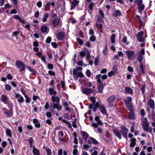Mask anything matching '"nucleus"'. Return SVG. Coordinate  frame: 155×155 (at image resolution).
<instances>
[{
    "label": "nucleus",
    "mask_w": 155,
    "mask_h": 155,
    "mask_svg": "<svg viewBox=\"0 0 155 155\" xmlns=\"http://www.w3.org/2000/svg\"><path fill=\"white\" fill-rule=\"evenodd\" d=\"M127 55V58L128 60H132L135 56L134 52V51H125Z\"/></svg>",
    "instance_id": "6"
},
{
    "label": "nucleus",
    "mask_w": 155,
    "mask_h": 155,
    "mask_svg": "<svg viewBox=\"0 0 155 155\" xmlns=\"http://www.w3.org/2000/svg\"><path fill=\"white\" fill-rule=\"evenodd\" d=\"M41 30L42 33L46 34L48 32L49 28L46 26L43 25L41 26Z\"/></svg>",
    "instance_id": "11"
},
{
    "label": "nucleus",
    "mask_w": 155,
    "mask_h": 155,
    "mask_svg": "<svg viewBox=\"0 0 155 155\" xmlns=\"http://www.w3.org/2000/svg\"><path fill=\"white\" fill-rule=\"evenodd\" d=\"M82 92L83 94L88 95L91 94L92 93V90L91 89L86 88L82 89Z\"/></svg>",
    "instance_id": "12"
},
{
    "label": "nucleus",
    "mask_w": 155,
    "mask_h": 155,
    "mask_svg": "<svg viewBox=\"0 0 155 155\" xmlns=\"http://www.w3.org/2000/svg\"><path fill=\"white\" fill-rule=\"evenodd\" d=\"M127 37L125 36H124V38L122 39V41L124 43H125L126 45H128L129 44V43L127 42Z\"/></svg>",
    "instance_id": "44"
},
{
    "label": "nucleus",
    "mask_w": 155,
    "mask_h": 155,
    "mask_svg": "<svg viewBox=\"0 0 155 155\" xmlns=\"http://www.w3.org/2000/svg\"><path fill=\"white\" fill-rule=\"evenodd\" d=\"M33 153L34 155H40L39 150L35 148L33 149Z\"/></svg>",
    "instance_id": "36"
},
{
    "label": "nucleus",
    "mask_w": 155,
    "mask_h": 155,
    "mask_svg": "<svg viewBox=\"0 0 155 155\" xmlns=\"http://www.w3.org/2000/svg\"><path fill=\"white\" fill-rule=\"evenodd\" d=\"M90 40L92 41H94L96 39V37L92 35L90 38Z\"/></svg>",
    "instance_id": "60"
},
{
    "label": "nucleus",
    "mask_w": 155,
    "mask_h": 155,
    "mask_svg": "<svg viewBox=\"0 0 155 155\" xmlns=\"http://www.w3.org/2000/svg\"><path fill=\"white\" fill-rule=\"evenodd\" d=\"M73 75H77L78 77L80 78L84 77V75L82 72H79L75 69L73 70Z\"/></svg>",
    "instance_id": "10"
},
{
    "label": "nucleus",
    "mask_w": 155,
    "mask_h": 155,
    "mask_svg": "<svg viewBox=\"0 0 155 155\" xmlns=\"http://www.w3.org/2000/svg\"><path fill=\"white\" fill-rule=\"evenodd\" d=\"M64 37V34L63 32H60L57 35V37L59 40H61L63 39Z\"/></svg>",
    "instance_id": "18"
},
{
    "label": "nucleus",
    "mask_w": 155,
    "mask_h": 155,
    "mask_svg": "<svg viewBox=\"0 0 155 155\" xmlns=\"http://www.w3.org/2000/svg\"><path fill=\"white\" fill-rule=\"evenodd\" d=\"M104 18V17H102V16H101L100 15H98L97 17V21L101 23L104 22L103 18Z\"/></svg>",
    "instance_id": "31"
},
{
    "label": "nucleus",
    "mask_w": 155,
    "mask_h": 155,
    "mask_svg": "<svg viewBox=\"0 0 155 155\" xmlns=\"http://www.w3.org/2000/svg\"><path fill=\"white\" fill-rule=\"evenodd\" d=\"M1 101L5 104H6L8 103V97L6 95L2 94L1 97Z\"/></svg>",
    "instance_id": "19"
},
{
    "label": "nucleus",
    "mask_w": 155,
    "mask_h": 155,
    "mask_svg": "<svg viewBox=\"0 0 155 155\" xmlns=\"http://www.w3.org/2000/svg\"><path fill=\"white\" fill-rule=\"evenodd\" d=\"M87 76L88 77H90L91 76V72L90 71L87 69L86 71Z\"/></svg>",
    "instance_id": "54"
},
{
    "label": "nucleus",
    "mask_w": 155,
    "mask_h": 155,
    "mask_svg": "<svg viewBox=\"0 0 155 155\" xmlns=\"http://www.w3.org/2000/svg\"><path fill=\"white\" fill-rule=\"evenodd\" d=\"M48 68L49 69L51 70L53 68V64H48Z\"/></svg>",
    "instance_id": "59"
},
{
    "label": "nucleus",
    "mask_w": 155,
    "mask_h": 155,
    "mask_svg": "<svg viewBox=\"0 0 155 155\" xmlns=\"http://www.w3.org/2000/svg\"><path fill=\"white\" fill-rule=\"evenodd\" d=\"M142 127L144 130L145 131L150 133L152 131L151 127L149 126V124L148 121H143V122Z\"/></svg>",
    "instance_id": "3"
},
{
    "label": "nucleus",
    "mask_w": 155,
    "mask_h": 155,
    "mask_svg": "<svg viewBox=\"0 0 155 155\" xmlns=\"http://www.w3.org/2000/svg\"><path fill=\"white\" fill-rule=\"evenodd\" d=\"M25 97L26 99L25 101L26 103H28L29 102L31 101L29 97L27 95H25Z\"/></svg>",
    "instance_id": "53"
},
{
    "label": "nucleus",
    "mask_w": 155,
    "mask_h": 155,
    "mask_svg": "<svg viewBox=\"0 0 155 155\" xmlns=\"http://www.w3.org/2000/svg\"><path fill=\"white\" fill-rule=\"evenodd\" d=\"M132 100V98L129 96L127 97L126 99H124V100L125 104L131 103Z\"/></svg>",
    "instance_id": "29"
},
{
    "label": "nucleus",
    "mask_w": 155,
    "mask_h": 155,
    "mask_svg": "<svg viewBox=\"0 0 155 155\" xmlns=\"http://www.w3.org/2000/svg\"><path fill=\"white\" fill-rule=\"evenodd\" d=\"M143 33L142 31H140L138 32L137 35V37H142L143 35Z\"/></svg>",
    "instance_id": "58"
},
{
    "label": "nucleus",
    "mask_w": 155,
    "mask_h": 155,
    "mask_svg": "<svg viewBox=\"0 0 155 155\" xmlns=\"http://www.w3.org/2000/svg\"><path fill=\"white\" fill-rule=\"evenodd\" d=\"M89 107L90 109H93V111L95 112L97 110V108L96 107L94 106L92 104H90L89 105Z\"/></svg>",
    "instance_id": "39"
},
{
    "label": "nucleus",
    "mask_w": 155,
    "mask_h": 155,
    "mask_svg": "<svg viewBox=\"0 0 155 155\" xmlns=\"http://www.w3.org/2000/svg\"><path fill=\"white\" fill-rule=\"evenodd\" d=\"M90 100L91 101L92 104H95L96 102V99L95 97H91L90 98Z\"/></svg>",
    "instance_id": "48"
},
{
    "label": "nucleus",
    "mask_w": 155,
    "mask_h": 155,
    "mask_svg": "<svg viewBox=\"0 0 155 155\" xmlns=\"http://www.w3.org/2000/svg\"><path fill=\"white\" fill-rule=\"evenodd\" d=\"M63 153L62 150L61 149L59 150L58 152V155H62Z\"/></svg>",
    "instance_id": "64"
},
{
    "label": "nucleus",
    "mask_w": 155,
    "mask_h": 155,
    "mask_svg": "<svg viewBox=\"0 0 155 155\" xmlns=\"http://www.w3.org/2000/svg\"><path fill=\"white\" fill-rule=\"evenodd\" d=\"M127 70L129 72H133L134 71L133 68L130 66H128L127 67Z\"/></svg>",
    "instance_id": "62"
},
{
    "label": "nucleus",
    "mask_w": 155,
    "mask_h": 155,
    "mask_svg": "<svg viewBox=\"0 0 155 155\" xmlns=\"http://www.w3.org/2000/svg\"><path fill=\"white\" fill-rule=\"evenodd\" d=\"M128 117L130 119H134L135 118V117L133 112L130 111V112L128 114Z\"/></svg>",
    "instance_id": "30"
},
{
    "label": "nucleus",
    "mask_w": 155,
    "mask_h": 155,
    "mask_svg": "<svg viewBox=\"0 0 155 155\" xmlns=\"http://www.w3.org/2000/svg\"><path fill=\"white\" fill-rule=\"evenodd\" d=\"M87 142L89 144L93 143L94 144H97L98 143V142L96 139L92 137H90V139Z\"/></svg>",
    "instance_id": "20"
},
{
    "label": "nucleus",
    "mask_w": 155,
    "mask_h": 155,
    "mask_svg": "<svg viewBox=\"0 0 155 155\" xmlns=\"http://www.w3.org/2000/svg\"><path fill=\"white\" fill-rule=\"evenodd\" d=\"M27 68L29 71L31 72V74L34 75H36V71L35 69L31 68L30 66H27Z\"/></svg>",
    "instance_id": "28"
},
{
    "label": "nucleus",
    "mask_w": 155,
    "mask_h": 155,
    "mask_svg": "<svg viewBox=\"0 0 155 155\" xmlns=\"http://www.w3.org/2000/svg\"><path fill=\"white\" fill-rule=\"evenodd\" d=\"M101 75L100 74H99L96 76V78L97 79V83L102 82L101 80Z\"/></svg>",
    "instance_id": "37"
},
{
    "label": "nucleus",
    "mask_w": 155,
    "mask_h": 155,
    "mask_svg": "<svg viewBox=\"0 0 155 155\" xmlns=\"http://www.w3.org/2000/svg\"><path fill=\"white\" fill-rule=\"evenodd\" d=\"M46 57L45 55L41 56V58L42 61H43L45 64H46L47 63V61L46 60Z\"/></svg>",
    "instance_id": "40"
},
{
    "label": "nucleus",
    "mask_w": 155,
    "mask_h": 155,
    "mask_svg": "<svg viewBox=\"0 0 155 155\" xmlns=\"http://www.w3.org/2000/svg\"><path fill=\"white\" fill-rule=\"evenodd\" d=\"M6 133L7 135L9 137H12V133L10 129H7L6 130Z\"/></svg>",
    "instance_id": "38"
},
{
    "label": "nucleus",
    "mask_w": 155,
    "mask_h": 155,
    "mask_svg": "<svg viewBox=\"0 0 155 155\" xmlns=\"http://www.w3.org/2000/svg\"><path fill=\"white\" fill-rule=\"evenodd\" d=\"M5 89L7 91H10L11 88V86L8 84H6L5 85Z\"/></svg>",
    "instance_id": "45"
},
{
    "label": "nucleus",
    "mask_w": 155,
    "mask_h": 155,
    "mask_svg": "<svg viewBox=\"0 0 155 155\" xmlns=\"http://www.w3.org/2000/svg\"><path fill=\"white\" fill-rule=\"evenodd\" d=\"M115 97L114 95H111L108 97L107 101L108 103L112 102L115 99Z\"/></svg>",
    "instance_id": "26"
},
{
    "label": "nucleus",
    "mask_w": 155,
    "mask_h": 155,
    "mask_svg": "<svg viewBox=\"0 0 155 155\" xmlns=\"http://www.w3.org/2000/svg\"><path fill=\"white\" fill-rule=\"evenodd\" d=\"M76 39L77 41L80 45L83 44V41L82 40L78 38H77Z\"/></svg>",
    "instance_id": "57"
},
{
    "label": "nucleus",
    "mask_w": 155,
    "mask_h": 155,
    "mask_svg": "<svg viewBox=\"0 0 155 155\" xmlns=\"http://www.w3.org/2000/svg\"><path fill=\"white\" fill-rule=\"evenodd\" d=\"M97 88L100 93L102 92L103 90L104 86L102 82L97 83Z\"/></svg>",
    "instance_id": "14"
},
{
    "label": "nucleus",
    "mask_w": 155,
    "mask_h": 155,
    "mask_svg": "<svg viewBox=\"0 0 155 155\" xmlns=\"http://www.w3.org/2000/svg\"><path fill=\"white\" fill-rule=\"evenodd\" d=\"M115 38L116 35L114 34H112L110 38L111 42L113 44L115 43Z\"/></svg>",
    "instance_id": "33"
},
{
    "label": "nucleus",
    "mask_w": 155,
    "mask_h": 155,
    "mask_svg": "<svg viewBox=\"0 0 155 155\" xmlns=\"http://www.w3.org/2000/svg\"><path fill=\"white\" fill-rule=\"evenodd\" d=\"M125 105L127 109L131 112H133L134 110L133 105L132 102L125 104Z\"/></svg>",
    "instance_id": "13"
},
{
    "label": "nucleus",
    "mask_w": 155,
    "mask_h": 155,
    "mask_svg": "<svg viewBox=\"0 0 155 155\" xmlns=\"http://www.w3.org/2000/svg\"><path fill=\"white\" fill-rule=\"evenodd\" d=\"M51 41V37H48L46 39V42L47 44H49Z\"/></svg>",
    "instance_id": "49"
},
{
    "label": "nucleus",
    "mask_w": 155,
    "mask_h": 155,
    "mask_svg": "<svg viewBox=\"0 0 155 155\" xmlns=\"http://www.w3.org/2000/svg\"><path fill=\"white\" fill-rule=\"evenodd\" d=\"M50 4V2H48L45 5V11L48 10L49 9V7H48V6Z\"/></svg>",
    "instance_id": "41"
},
{
    "label": "nucleus",
    "mask_w": 155,
    "mask_h": 155,
    "mask_svg": "<svg viewBox=\"0 0 155 155\" xmlns=\"http://www.w3.org/2000/svg\"><path fill=\"white\" fill-rule=\"evenodd\" d=\"M131 143H130V146L131 147L134 146L136 144V140L135 138H133L130 140Z\"/></svg>",
    "instance_id": "35"
},
{
    "label": "nucleus",
    "mask_w": 155,
    "mask_h": 155,
    "mask_svg": "<svg viewBox=\"0 0 155 155\" xmlns=\"http://www.w3.org/2000/svg\"><path fill=\"white\" fill-rule=\"evenodd\" d=\"M15 65L19 71L21 72L23 71L25 68L24 64L20 60H17L15 62Z\"/></svg>",
    "instance_id": "2"
},
{
    "label": "nucleus",
    "mask_w": 155,
    "mask_h": 155,
    "mask_svg": "<svg viewBox=\"0 0 155 155\" xmlns=\"http://www.w3.org/2000/svg\"><path fill=\"white\" fill-rule=\"evenodd\" d=\"M144 5L143 4H141L138 6V8L140 11L143 10L144 9Z\"/></svg>",
    "instance_id": "50"
},
{
    "label": "nucleus",
    "mask_w": 155,
    "mask_h": 155,
    "mask_svg": "<svg viewBox=\"0 0 155 155\" xmlns=\"http://www.w3.org/2000/svg\"><path fill=\"white\" fill-rule=\"evenodd\" d=\"M99 13L100 15H100L101 16H102V17H104V13L102 10L101 9H99Z\"/></svg>",
    "instance_id": "46"
},
{
    "label": "nucleus",
    "mask_w": 155,
    "mask_h": 155,
    "mask_svg": "<svg viewBox=\"0 0 155 155\" xmlns=\"http://www.w3.org/2000/svg\"><path fill=\"white\" fill-rule=\"evenodd\" d=\"M99 108L102 114L105 115L106 117L108 116V115L107 114V110L104 105H100L99 107Z\"/></svg>",
    "instance_id": "8"
},
{
    "label": "nucleus",
    "mask_w": 155,
    "mask_h": 155,
    "mask_svg": "<svg viewBox=\"0 0 155 155\" xmlns=\"http://www.w3.org/2000/svg\"><path fill=\"white\" fill-rule=\"evenodd\" d=\"M87 53V57H88L89 52L86 49L84 50L83 51H81L80 52V55L81 57H84L85 56Z\"/></svg>",
    "instance_id": "22"
},
{
    "label": "nucleus",
    "mask_w": 155,
    "mask_h": 155,
    "mask_svg": "<svg viewBox=\"0 0 155 155\" xmlns=\"http://www.w3.org/2000/svg\"><path fill=\"white\" fill-rule=\"evenodd\" d=\"M148 104L152 108L154 109V101L153 100L151 99L148 102Z\"/></svg>",
    "instance_id": "27"
},
{
    "label": "nucleus",
    "mask_w": 155,
    "mask_h": 155,
    "mask_svg": "<svg viewBox=\"0 0 155 155\" xmlns=\"http://www.w3.org/2000/svg\"><path fill=\"white\" fill-rule=\"evenodd\" d=\"M58 135L59 137H62L64 136V134L62 131H59L58 132Z\"/></svg>",
    "instance_id": "61"
},
{
    "label": "nucleus",
    "mask_w": 155,
    "mask_h": 155,
    "mask_svg": "<svg viewBox=\"0 0 155 155\" xmlns=\"http://www.w3.org/2000/svg\"><path fill=\"white\" fill-rule=\"evenodd\" d=\"M47 155L51 154V152L50 148L46 149Z\"/></svg>",
    "instance_id": "56"
},
{
    "label": "nucleus",
    "mask_w": 155,
    "mask_h": 155,
    "mask_svg": "<svg viewBox=\"0 0 155 155\" xmlns=\"http://www.w3.org/2000/svg\"><path fill=\"white\" fill-rule=\"evenodd\" d=\"M81 135L82 136L83 139L85 141H86L88 136V134L84 131H83L81 132Z\"/></svg>",
    "instance_id": "25"
},
{
    "label": "nucleus",
    "mask_w": 155,
    "mask_h": 155,
    "mask_svg": "<svg viewBox=\"0 0 155 155\" xmlns=\"http://www.w3.org/2000/svg\"><path fill=\"white\" fill-rule=\"evenodd\" d=\"M2 110L3 114L7 117H10L12 115L13 112L11 109L9 110L6 108H4L2 109Z\"/></svg>",
    "instance_id": "4"
},
{
    "label": "nucleus",
    "mask_w": 155,
    "mask_h": 155,
    "mask_svg": "<svg viewBox=\"0 0 155 155\" xmlns=\"http://www.w3.org/2000/svg\"><path fill=\"white\" fill-rule=\"evenodd\" d=\"M79 3V1L77 0H73L72 2V5L73 8H74L76 6L78 5Z\"/></svg>",
    "instance_id": "32"
},
{
    "label": "nucleus",
    "mask_w": 155,
    "mask_h": 155,
    "mask_svg": "<svg viewBox=\"0 0 155 155\" xmlns=\"http://www.w3.org/2000/svg\"><path fill=\"white\" fill-rule=\"evenodd\" d=\"M49 16V15L48 13H45L41 20L43 22H46L47 21L48 18Z\"/></svg>",
    "instance_id": "16"
},
{
    "label": "nucleus",
    "mask_w": 155,
    "mask_h": 155,
    "mask_svg": "<svg viewBox=\"0 0 155 155\" xmlns=\"http://www.w3.org/2000/svg\"><path fill=\"white\" fill-rule=\"evenodd\" d=\"M30 145H32L33 142V139L31 137H29V139L27 140Z\"/></svg>",
    "instance_id": "52"
},
{
    "label": "nucleus",
    "mask_w": 155,
    "mask_h": 155,
    "mask_svg": "<svg viewBox=\"0 0 155 155\" xmlns=\"http://www.w3.org/2000/svg\"><path fill=\"white\" fill-rule=\"evenodd\" d=\"M15 97L17 99V101L19 103H22L24 101V98L20 94L16 93H15Z\"/></svg>",
    "instance_id": "9"
},
{
    "label": "nucleus",
    "mask_w": 155,
    "mask_h": 155,
    "mask_svg": "<svg viewBox=\"0 0 155 155\" xmlns=\"http://www.w3.org/2000/svg\"><path fill=\"white\" fill-rule=\"evenodd\" d=\"M145 53V51L144 49L142 48L141 50L138 52L137 56V60L140 62H141L143 60V56Z\"/></svg>",
    "instance_id": "7"
},
{
    "label": "nucleus",
    "mask_w": 155,
    "mask_h": 155,
    "mask_svg": "<svg viewBox=\"0 0 155 155\" xmlns=\"http://www.w3.org/2000/svg\"><path fill=\"white\" fill-rule=\"evenodd\" d=\"M135 127V124L133 123L130 128V132L133 133L134 131V129Z\"/></svg>",
    "instance_id": "42"
},
{
    "label": "nucleus",
    "mask_w": 155,
    "mask_h": 155,
    "mask_svg": "<svg viewBox=\"0 0 155 155\" xmlns=\"http://www.w3.org/2000/svg\"><path fill=\"white\" fill-rule=\"evenodd\" d=\"M107 47L106 46L103 50V54L105 55H106L107 54Z\"/></svg>",
    "instance_id": "55"
},
{
    "label": "nucleus",
    "mask_w": 155,
    "mask_h": 155,
    "mask_svg": "<svg viewBox=\"0 0 155 155\" xmlns=\"http://www.w3.org/2000/svg\"><path fill=\"white\" fill-rule=\"evenodd\" d=\"M49 91L50 95L52 94L56 95L57 94L56 91H55L53 88H50L49 89Z\"/></svg>",
    "instance_id": "34"
},
{
    "label": "nucleus",
    "mask_w": 155,
    "mask_h": 155,
    "mask_svg": "<svg viewBox=\"0 0 155 155\" xmlns=\"http://www.w3.org/2000/svg\"><path fill=\"white\" fill-rule=\"evenodd\" d=\"M125 92L129 94H132L133 93V90L129 87H126L124 90Z\"/></svg>",
    "instance_id": "23"
},
{
    "label": "nucleus",
    "mask_w": 155,
    "mask_h": 155,
    "mask_svg": "<svg viewBox=\"0 0 155 155\" xmlns=\"http://www.w3.org/2000/svg\"><path fill=\"white\" fill-rule=\"evenodd\" d=\"M120 132L122 135L124 137H125L127 134V129L124 127H121V130L120 131Z\"/></svg>",
    "instance_id": "17"
},
{
    "label": "nucleus",
    "mask_w": 155,
    "mask_h": 155,
    "mask_svg": "<svg viewBox=\"0 0 155 155\" xmlns=\"http://www.w3.org/2000/svg\"><path fill=\"white\" fill-rule=\"evenodd\" d=\"M115 74V71H110L108 72V75L109 77H110L113 75L114 74Z\"/></svg>",
    "instance_id": "47"
},
{
    "label": "nucleus",
    "mask_w": 155,
    "mask_h": 155,
    "mask_svg": "<svg viewBox=\"0 0 155 155\" xmlns=\"http://www.w3.org/2000/svg\"><path fill=\"white\" fill-rule=\"evenodd\" d=\"M37 6L39 8H41L42 6V2H41L39 1L37 3Z\"/></svg>",
    "instance_id": "63"
},
{
    "label": "nucleus",
    "mask_w": 155,
    "mask_h": 155,
    "mask_svg": "<svg viewBox=\"0 0 155 155\" xmlns=\"http://www.w3.org/2000/svg\"><path fill=\"white\" fill-rule=\"evenodd\" d=\"M39 15V12L38 11H37L34 14V17L36 18H38Z\"/></svg>",
    "instance_id": "51"
},
{
    "label": "nucleus",
    "mask_w": 155,
    "mask_h": 155,
    "mask_svg": "<svg viewBox=\"0 0 155 155\" xmlns=\"http://www.w3.org/2000/svg\"><path fill=\"white\" fill-rule=\"evenodd\" d=\"M51 99L53 103H51L52 107L54 109H56L58 111L61 110L62 109L61 105H59L60 101L59 97L54 96H52L51 97Z\"/></svg>",
    "instance_id": "1"
},
{
    "label": "nucleus",
    "mask_w": 155,
    "mask_h": 155,
    "mask_svg": "<svg viewBox=\"0 0 155 155\" xmlns=\"http://www.w3.org/2000/svg\"><path fill=\"white\" fill-rule=\"evenodd\" d=\"M113 132L114 134L119 139H120L121 138V135L119 131L118 130L115 129L113 130Z\"/></svg>",
    "instance_id": "24"
},
{
    "label": "nucleus",
    "mask_w": 155,
    "mask_h": 155,
    "mask_svg": "<svg viewBox=\"0 0 155 155\" xmlns=\"http://www.w3.org/2000/svg\"><path fill=\"white\" fill-rule=\"evenodd\" d=\"M60 18H56L53 19L51 23V26L52 27H56L60 23Z\"/></svg>",
    "instance_id": "5"
},
{
    "label": "nucleus",
    "mask_w": 155,
    "mask_h": 155,
    "mask_svg": "<svg viewBox=\"0 0 155 155\" xmlns=\"http://www.w3.org/2000/svg\"><path fill=\"white\" fill-rule=\"evenodd\" d=\"M145 67L143 66L142 63H141L140 65V70L139 74H145Z\"/></svg>",
    "instance_id": "21"
},
{
    "label": "nucleus",
    "mask_w": 155,
    "mask_h": 155,
    "mask_svg": "<svg viewBox=\"0 0 155 155\" xmlns=\"http://www.w3.org/2000/svg\"><path fill=\"white\" fill-rule=\"evenodd\" d=\"M112 15L114 17H120L122 15V13L120 10L115 9Z\"/></svg>",
    "instance_id": "15"
},
{
    "label": "nucleus",
    "mask_w": 155,
    "mask_h": 155,
    "mask_svg": "<svg viewBox=\"0 0 155 155\" xmlns=\"http://www.w3.org/2000/svg\"><path fill=\"white\" fill-rule=\"evenodd\" d=\"M137 39L138 41L142 42L144 40V38L142 37H137Z\"/></svg>",
    "instance_id": "43"
}]
</instances>
